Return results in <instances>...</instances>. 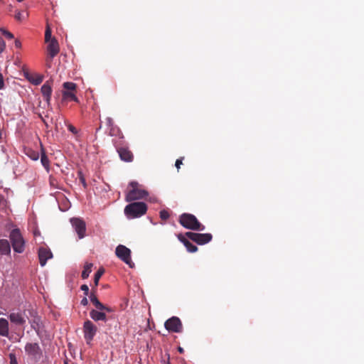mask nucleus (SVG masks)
I'll use <instances>...</instances> for the list:
<instances>
[{
    "instance_id": "obj_16",
    "label": "nucleus",
    "mask_w": 364,
    "mask_h": 364,
    "mask_svg": "<svg viewBox=\"0 0 364 364\" xmlns=\"http://www.w3.org/2000/svg\"><path fill=\"white\" fill-rule=\"evenodd\" d=\"M48 46V51L50 58L55 57L59 52V45L55 38H53Z\"/></svg>"
},
{
    "instance_id": "obj_7",
    "label": "nucleus",
    "mask_w": 364,
    "mask_h": 364,
    "mask_svg": "<svg viewBox=\"0 0 364 364\" xmlns=\"http://www.w3.org/2000/svg\"><path fill=\"white\" fill-rule=\"evenodd\" d=\"M26 355L35 361H38L42 356V350L37 343H28L25 346Z\"/></svg>"
},
{
    "instance_id": "obj_32",
    "label": "nucleus",
    "mask_w": 364,
    "mask_h": 364,
    "mask_svg": "<svg viewBox=\"0 0 364 364\" xmlns=\"http://www.w3.org/2000/svg\"><path fill=\"white\" fill-rule=\"evenodd\" d=\"M5 48V43L4 40L0 37V53H1Z\"/></svg>"
},
{
    "instance_id": "obj_25",
    "label": "nucleus",
    "mask_w": 364,
    "mask_h": 364,
    "mask_svg": "<svg viewBox=\"0 0 364 364\" xmlns=\"http://www.w3.org/2000/svg\"><path fill=\"white\" fill-rule=\"evenodd\" d=\"M51 39H53L51 37V30L49 26H47L46 33H45L46 42H50Z\"/></svg>"
},
{
    "instance_id": "obj_14",
    "label": "nucleus",
    "mask_w": 364,
    "mask_h": 364,
    "mask_svg": "<svg viewBox=\"0 0 364 364\" xmlns=\"http://www.w3.org/2000/svg\"><path fill=\"white\" fill-rule=\"evenodd\" d=\"M90 299L91 302L95 305L97 309L101 311H106L107 312H112V309L108 306H105L102 304L94 294L90 295Z\"/></svg>"
},
{
    "instance_id": "obj_8",
    "label": "nucleus",
    "mask_w": 364,
    "mask_h": 364,
    "mask_svg": "<svg viewBox=\"0 0 364 364\" xmlns=\"http://www.w3.org/2000/svg\"><path fill=\"white\" fill-rule=\"evenodd\" d=\"M63 97L64 100H73L75 102L77 101V98L76 97L74 91L76 89V85L74 82H66L63 85Z\"/></svg>"
},
{
    "instance_id": "obj_39",
    "label": "nucleus",
    "mask_w": 364,
    "mask_h": 364,
    "mask_svg": "<svg viewBox=\"0 0 364 364\" xmlns=\"http://www.w3.org/2000/svg\"><path fill=\"white\" fill-rule=\"evenodd\" d=\"M15 46L18 48H20L21 47V43L18 40H16Z\"/></svg>"
},
{
    "instance_id": "obj_12",
    "label": "nucleus",
    "mask_w": 364,
    "mask_h": 364,
    "mask_svg": "<svg viewBox=\"0 0 364 364\" xmlns=\"http://www.w3.org/2000/svg\"><path fill=\"white\" fill-rule=\"evenodd\" d=\"M38 257L40 264L43 267L46 265L47 261L53 257V254L48 247H41L38 249Z\"/></svg>"
},
{
    "instance_id": "obj_6",
    "label": "nucleus",
    "mask_w": 364,
    "mask_h": 364,
    "mask_svg": "<svg viewBox=\"0 0 364 364\" xmlns=\"http://www.w3.org/2000/svg\"><path fill=\"white\" fill-rule=\"evenodd\" d=\"M115 254L118 258L128 264L130 267H133L134 264L131 259V250L124 245H119L115 250Z\"/></svg>"
},
{
    "instance_id": "obj_27",
    "label": "nucleus",
    "mask_w": 364,
    "mask_h": 364,
    "mask_svg": "<svg viewBox=\"0 0 364 364\" xmlns=\"http://www.w3.org/2000/svg\"><path fill=\"white\" fill-rule=\"evenodd\" d=\"M103 272H104L103 269H100L95 274V285L98 284V281H99L100 278L101 277V276L102 275Z\"/></svg>"
},
{
    "instance_id": "obj_21",
    "label": "nucleus",
    "mask_w": 364,
    "mask_h": 364,
    "mask_svg": "<svg viewBox=\"0 0 364 364\" xmlns=\"http://www.w3.org/2000/svg\"><path fill=\"white\" fill-rule=\"evenodd\" d=\"M41 92L43 95L45 97L46 100L49 102L50 100L51 93H52V88L51 86L48 83H45L41 87Z\"/></svg>"
},
{
    "instance_id": "obj_4",
    "label": "nucleus",
    "mask_w": 364,
    "mask_h": 364,
    "mask_svg": "<svg viewBox=\"0 0 364 364\" xmlns=\"http://www.w3.org/2000/svg\"><path fill=\"white\" fill-rule=\"evenodd\" d=\"M180 223L186 229L203 231L205 226L200 224L197 218L192 214L183 213L181 215Z\"/></svg>"
},
{
    "instance_id": "obj_13",
    "label": "nucleus",
    "mask_w": 364,
    "mask_h": 364,
    "mask_svg": "<svg viewBox=\"0 0 364 364\" xmlns=\"http://www.w3.org/2000/svg\"><path fill=\"white\" fill-rule=\"evenodd\" d=\"M212 240V235L210 233H196V236L193 238L194 242L198 245H205Z\"/></svg>"
},
{
    "instance_id": "obj_44",
    "label": "nucleus",
    "mask_w": 364,
    "mask_h": 364,
    "mask_svg": "<svg viewBox=\"0 0 364 364\" xmlns=\"http://www.w3.org/2000/svg\"><path fill=\"white\" fill-rule=\"evenodd\" d=\"M64 364H68L66 362Z\"/></svg>"
},
{
    "instance_id": "obj_18",
    "label": "nucleus",
    "mask_w": 364,
    "mask_h": 364,
    "mask_svg": "<svg viewBox=\"0 0 364 364\" xmlns=\"http://www.w3.org/2000/svg\"><path fill=\"white\" fill-rule=\"evenodd\" d=\"M9 321L4 318H0V336L8 337L9 333Z\"/></svg>"
},
{
    "instance_id": "obj_35",
    "label": "nucleus",
    "mask_w": 364,
    "mask_h": 364,
    "mask_svg": "<svg viewBox=\"0 0 364 364\" xmlns=\"http://www.w3.org/2000/svg\"><path fill=\"white\" fill-rule=\"evenodd\" d=\"M68 129L73 134H77V132L76 128L71 124L68 125Z\"/></svg>"
},
{
    "instance_id": "obj_1",
    "label": "nucleus",
    "mask_w": 364,
    "mask_h": 364,
    "mask_svg": "<svg viewBox=\"0 0 364 364\" xmlns=\"http://www.w3.org/2000/svg\"><path fill=\"white\" fill-rule=\"evenodd\" d=\"M10 321L17 326H23L28 320L31 327L36 330L39 327L40 318L36 311L31 306L23 309H12L8 316Z\"/></svg>"
},
{
    "instance_id": "obj_42",
    "label": "nucleus",
    "mask_w": 364,
    "mask_h": 364,
    "mask_svg": "<svg viewBox=\"0 0 364 364\" xmlns=\"http://www.w3.org/2000/svg\"><path fill=\"white\" fill-rule=\"evenodd\" d=\"M38 159V155L37 156H33V160H37Z\"/></svg>"
},
{
    "instance_id": "obj_2",
    "label": "nucleus",
    "mask_w": 364,
    "mask_h": 364,
    "mask_svg": "<svg viewBox=\"0 0 364 364\" xmlns=\"http://www.w3.org/2000/svg\"><path fill=\"white\" fill-rule=\"evenodd\" d=\"M147 210L146 205L143 202H134L127 205L124 208V214L129 219L139 218Z\"/></svg>"
},
{
    "instance_id": "obj_36",
    "label": "nucleus",
    "mask_w": 364,
    "mask_h": 364,
    "mask_svg": "<svg viewBox=\"0 0 364 364\" xmlns=\"http://www.w3.org/2000/svg\"><path fill=\"white\" fill-rule=\"evenodd\" d=\"M182 164V158L181 159H178L176 161V167L177 168V169L178 170L180 168V166Z\"/></svg>"
},
{
    "instance_id": "obj_30",
    "label": "nucleus",
    "mask_w": 364,
    "mask_h": 364,
    "mask_svg": "<svg viewBox=\"0 0 364 364\" xmlns=\"http://www.w3.org/2000/svg\"><path fill=\"white\" fill-rule=\"evenodd\" d=\"M186 236L191 239V240H193V238L195 237V236H196V233L188 232L186 233Z\"/></svg>"
},
{
    "instance_id": "obj_20",
    "label": "nucleus",
    "mask_w": 364,
    "mask_h": 364,
    "mask_svg": "<svg viewBox=\"0 0 364 364\" xmlns=\"http://www.w3.org/2000/svg\"><path fill=\"white\" fill-rule=\"evenodd\" d=\"M0 253L1 255H9L11 253L9 242L6 239L0 240Z\"/></svg>"
},
{
    "instance_id": "obj_23",
    "label": "nucleus",
    "mask_w": 364,
    "mask_h": 364,
    "mask_svg": "<svg viewBox=\"0 0 364 364\" xmlns=\"http://www.w3.org/2000/svg\"><path fill=\"white\" fill-rule=\"evenodd\" d=\"M41 164L42 165L47 169L48 170V168H49V160H48V158L45 155V154H43L41 156Z\"/></svg>"
},
{
    "instance_id": "obj_11",
    "label": "nucleus",
    "mask_w": 364,
    "mask_h": 364,
    "mask_svg": "<svg viewBox=\"0 0 364 364\" xmlns=\"http://www.w3.org/2000/svg\"><path fill=\"white\" fill-rule=\"evenodd\" d=\"M70 223L78 235V237L80 239L83 238L85 237L86 230L85 223L79 218H71Z\"/></svg>"
},
{
    "instance_id": "obj_29",
    "label": "nucleus",
    "mask_w": 364,
    "mask_h": 364,
    "mask_svg": "<svg viewBox=\"0 0 364 364\" xmlns=\"http://www.w3.org/2000/svg\"><path fill=\"white\" fill-rule=\"evenodd\" d=\"M9 358H10V364H18L16 355L14 354L11 353L9 355Z\"/></svg>"
},
{
    "instance_id": "obj_40",
    "label": "nucleus",
    "mask_w": 364,
    "mask_h": 364,
    "mask_svg": "<svg viewBox=\"0 0 364 364\" xmlns=\"http://www.w3.org/2000/svg\"><path fill=\"white\" fill-rule=\"evenodd\" d=\"M178 351H179V353H183V351H184L183 348H181V347H178Z\"/></svg>"
},
{
    "instance_id": "obj_31",
    "label": "nucleus",
    "mask_w": 364,
    "mask_h": 364,
    "mask_svg": "<svg viewBox=\"0 0 364 364\" xmlns=\"http://www.w3.org/2000/svg\"><path fill=\"white\" fill-rule=\"evenodd\" d=\"M81 290L85 292V294L87 296L88 295V292H89V287L86 284H83L81 286Z\"/></svg>"
},
{
    "instance_id": "obj_3",
    "label": "nucleus",
    "mask_w": 364,
    "mask_h": 364,
    "mask_svg": "<svg viewBox=\"0 0 364 364\" xmlns=\"http://www.w3.org/2000/svg\"><path fill=\"white\" fill-rule=\"evenodd\" d=\"M129 186L130 189L127 192L125 198L127 202L142 199L148 195V192L136 181L130 182Z\"/></svg>"
},
{
    "instance_id": "obj_26",
    "label": "nucleus",
    "mask_w": 364,
    "mask_h": 364,
    "mask_svg": "<svg viewBox=\"0 0 364 364\" xmlns=\"http://www.w3.org/2000/svg\"><path fill=\"white\" fill-rule=\"evenodd\" d=\"M0 31L7 38H9V39L14 38V35L11 33H10L9 31L5 30L4 28H0Z\"/></svg>"
},
{
    "instance_id": "obj_22",
    "label": "nucleus",
    "mask_w": 364,
    "mask_h": 364,
    "mask_svg": "<svg viewBox=\"0 0 364 364\" xmlns=\"http://www.w3.org/2000/svg\"><path fill=\"white\" fill-rule=\"evenodd\" d=\"M92 263H87L85 265L84 269L82 272V279H87L89 277L90 272H92Z\"/></svg>"
},
{
    "instance_id": "obj_41",
    "label": "nucleus",
    "mask_w": 364,
    "mask_h": 364,
    "mask_svg": "<svg viewBox=\"0 0 364 364\" xmlns=\"http://www.w3.org/2000/svg\"><path fill=\"white\" fill-rule=\"evenodd\" d=\"M80 180H81V182L82 183L83 186H86V183H85V181L83 178H80Z\"/></svg>"
},
{
    "instance_id": "obj_34",
    "label": "nucleus",
    "mask_w": 364,
    "mask_h": 364,
    "mask_svg": "<svg viewBox=\"0 0 364 364\" xmlns=\"http://www.w3.org/2000/svg\"><path fill=\"white\" fill-rule=\"evenodd\" d=\"M15 18L17 19V20H21L23 18V14L20 11H18L16 14H15Z\"/></svg>"
},
{
    "instance_id": "obj_10",
    "label": "nucleus",
    "mask_w": 364,
    "mask_h": 364,
    "mask_svg": "<svg viewBox=\"0 0 364 364\" xmlns=\"http://www.w3.org/2000/svg\"><path fill=\"white\" fill-rule=\"evenodd\" d=\"M84 337L87 343L93 339L97 332V327L89 320L83 325Z\"/></svg>"
},
{
    "instance_id": "obj_5",
    "label": "nucleus",
    "mask_w": 364,
    "mask_h": 364,
    "mask_svg": "<svg viewBox=\"0 0 364 364\" xmlns=\"http://www.w3.org/2000/svg\"><path fill=\"white\" fill-rule=\"evenodd\" d=\"M9 238L14 249L17 253H22L25 249V240L20 232V230L15 228L10 232Z\"/></svg>"
},
{
    "instance_id": "obj_17",
    "label": "nucleus",
    "mask_w": 364,
    "mask_h": 364,
    "mask_svg": "<svg viewBox=\"0 0 364 364\" xmlns=\"http://www.w3.org/2000/svg\"><path fill=\"white\" fill-rule=\"evenodd\" d=\"M178 240L184 245V246L186 247L187 250L189 252H196L198 250V247L193 245L191 242H190L186 238V236L179 234L178 235Z\"/></svg>"
},
{
    "instance_id": "obj_24",
    "label": "nucleus",
    "mask_w": 364,
    "mask_h": 364,
    "mask_svg": "<svg viewBox=\"0 0 364 364\" xmlns=\"http://www.w3.org/2000/svg\"><path fill=\"white\" fill-rule=\"evenodd\" d=\"M29 80L34 85H39L43 81V76L41 75H37L36 77L33 78H29Z\"/></svg>"
},
{
    "instance_id": "obj_9",
    "label": "nucleus",
    "mask_w": 364,
    "mask_h": 364,
    "mask_svg": "<svg viewBox=\"0 0 364 364\" xmlns=\"http://www.w3.org/2000/svg\"><path fill=\"white\" fill-rule=\"evenodd\" d=\"M164 326L166 330L175 333H180L182 331L183 329L181 321L176 316H173L171 318L168 319L165 322Z\"/></svg>"
},
{
    "instance_id": "obj_33",
    "label": "nucleus",
    "mask_w": 364,
    "mask_h": 364,
    "mask_svg": "<svg viewBox=\"0 0 364 364\" xmlns=\"http://www.w3.org/2000/svg\"><path fill=\"white\" fill-rule=\"evenodd\" d=\"M4 80L2 74L0 73V90L4 89Z\"/></svg>"
},
{
    "instance_id": "obj_37",
    "label": "nucleus",
    "mask_w": 364,
    "mask_h": 364,
    "mask_svg": "<svg viewBox=\"0 0 364 364\" xmlns=\"http://www.w3.org/2000/svg\"><path fill=\"white\" fill-rule=\"evenodd\" d=\"M88 304V300L86 297L83 298L82 300H81V304L82 306H87Z\"/></svg>"
},
{
    "instance_id": "obj_15",
    "label": "nucleus",
    "mask_w": 364,
    "mask_h": 364,
    "mask_svg": "<svg viewBox=\"0 0 364 364\" xmlns=\"http://www.w3.org/2000/svg\"><path fill=\"white\" fill-rule=\"evenodd\" d=\"M105 311H101V310H95L92 309L90 312V318L94 320L95 321H106L107 320V316L105 314Z\"/></svg>"
},
{
    "instance_id": "obj_43",
    "label": "nucleus",
    "mask_w": 364,
    "mask_h": 364,
    "mask_svg": "<svg viewBox=\"0 0 364 364\" xmlns=\"http://www.w3.org/2000/svg\"><path fill=\"white\" fill-rule=\"evenodd\" d=\"M18 1L21 2V1H23V0H17Z\"/></svg>"
},
{
    "instance_id": "obj_38",
    "label": "nucleus",
    "mask_w": 364,
    "mask_h": 364,
    "mask_svg": "<svg viewBox=\"0 0 364 364\" xmlns=\"http://www.w3.org/2000/svg\"><path fill=\"white\" fill-rule=\"evenodd\" d=\"M106 122H107V124L108 126H112V124H113V123H112V118H110V117H107V118H106Z\"/></svg>"
},
{
    "instance_id": "obj_19",
    "label": "nucleus",
    "mask_w": 364,
    "mask_h": 364,
    "mask_svg": "<svg viewBox=\"0 0 364 364\" xmlns=\"http://www.w3.org/2000/svg\"><path fill=\"white\" fill-rule=\"evenodd\" d=\"M118 153L120 156V159L122 161H124L127 162H129V161H132V158H133L132 154L128 149H127L125 148H120L118 149Z\"/></svg>"
},
{
    "instance_id": "obj_28",
    "label": "nucleus",
    "mask_w": 364,
    "mask_h": 364,
    "mask_svg": "<svg viewBox=\"0 0 364 364\" xmlns=\"http://www.w3.org/2000/svg\"><path fill=\"white\" fill-rule=\"evenodd\" d=\"M160 217L163 220H166L169 217V214L166 210H161L160 212Z\"/></svg>"
}]
</instances>
